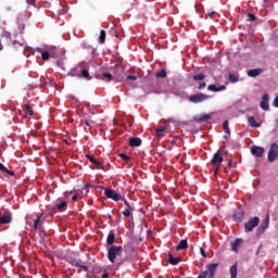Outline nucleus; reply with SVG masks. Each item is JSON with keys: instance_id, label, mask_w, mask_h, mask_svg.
Listing matches in <instances>:
<instances>
[{"instance_id": "33", "label": "nucleus", "mask_w": 278, "mask_h": 278, "mask_svg": "<svg viewBox=\"0 0 278 278\" xmlns=\"http://www.w3.org/2000/svg\"><path fill=\"white\" fill-rule=\"evenodd\" d=\"M99 42H100V45L105 43V30L100 31Z\"/></svg>"}, {"instance_id": "14", "label": "nucleus", "mask_w": 278, "mask_h": 278, "mask_svg": "<svg viewBox=\"0 0 278 278\" xmlns=\"http://www.w3.org/2000/svg\"><path fill=\"white\" fill-rule=\"evenodd\" d=\"M261 109L265 111L270 109V105L268 104V93L263 94V98L261 101Z\"/></svg>"}, {"instance_id": "17", "label": "nucleus", "mask_w": 278, "mask_h": 278, "mask_svg": "<svg viewBox=\"0 0 278 278\" xmlns=\"http://www.w3.org/2000/svg\"><path fill=\"white\" fill-rule=\"evenodd\" d=\"M142 144V139L138 137H131L129 139V147H140Z\"/></svg>"}, {"instance_id": "56", "label": "nucleus", "mask_w": 278, "mask_h": 278, "mask_svg": "<svg viewBox=\"0 0 278 278\" xmlns=\"http://www.w3.org/2000/svg\"><path fill=\"white\" fill-rule=\"evenodd\" d=\"M131 125H134V122L130 119L129 121V127H131Z\"/></svg>"}, {"instance_id": "21", "label": "nucleus", "mask_w": 278, "mask_h": 278, "mask_svg": "<svg viewBox=\"0 0 278 278\" xmlns=\"http://www.w3.org/2000/svg\"><path fill=\"white\" fill-rule=\"evenodd\" d=\"M12 223V216L11 215H2L0 217V225H10Z\"/></svg>"}, {"instance_id": "47", "label": "nucleus", "mask_w": 278, "mask_h": 278, "mask_svg": "<svg viewBox=\"0 0 278 278\" xmlns=\"http://www.w3.org/2000/svg\"><path fill=\"white\" fill-rule=\"evenodd\" d=\"M198 278H207V273L201 271Z\"/></svg>"}, {"instance_id": "48", "label": "nucleus", "mask_w": 278, "mask_h": 278, "mask_svg": "<svg viewBox=\"0 0 278 278\" xmlns=\"http://www.w3.org/2000/svg\"><path fill=\"white\" fill-rule=\"evenodd\" d=\"M127 79H131L132 81H136V79H138V77H136L134 75H128Z\"/></svg>"}, {"instance_id": "46", "label": "nucleus", "mask_w": 278, "mask_h": 278, "mask_svg": "<svg viewBox=\"0 0 278 278\" xmlns=\"http://www.w3.org/2000/svg\"><path fill=\"white\" fill-rule=\"evenodd\" d=\"M200 253H201L202 257H207V253L205 252V250L203 248H200Z\"/></svg>"}, {"instance_id": "39", "label": "nucleus", "mask_w": 278, "mask_h": 278, "mask_svg": "<svg viewBox=\"0 0 278 278\" xmlns=\"http://www.w3.org/2000/svg\"><path fill=\"white\" fill-rule=\"evenodd\" d=\"M166 126H161V127H157V128H155V131H159V132H161V134H166Z\"/></svg>"}, {"instance_id": "2", "label": "nucleus", "mask_w": 278, "mask_h": 278, "mask_svg": "<svg viewBox=\"0 0 278 278\" xmlns=\"http://www.w3.org/2000/svg\"><path fill=\"white\" fill-rule=\"evenodd\" d=\"M72 77H83V79H87L90 81L92 77H90V73L88 70L84 68V66L79 65L76 68L71 71Z\"/></svg>"}, {"instance_id": "49", "label": "nucleus", "mask_w": 278, "mask_h": 278, "mask_svg": "<svg viewBox=\"0 0 278 278\" xmlns=\"http://www.w3.org/2000/svg\"><path fill=\"white\" fill-rule=\"evenodd\" d=\"M274 105H275V108H278V97H276V98L274 99Z\"/></svg>"}, {"instance_id": "37", "label": "nucleus", "mask_w": 278, "mask_h": 278, "mask_svg": "<svg viewBox=\"0 0 278 278\" xmlns=\"http://www.w3.org/2000/svg\"><path fill=\"white\" fill-rule=\"evenodd\" d=\"M228 79L232 84H236V81H238V76H236V74H229Z\"/></svg>"}, {"instance_id": "44", "label": "nucleus", "mask_w": 278, "mask_h": 278, "mask_svg": "<svg viewBox=\"0 0 278 278\" xmlns=\"http://www.w3.org/2000/svg\"><path fill=\"white\" fill-rule=\"evenodd\" d=\"M223 90H227V86L222 85V86L217 87V92H220Z\"/></svg>"}, {"instance_id": "15", "label": "nucleus", "mask_w": 278, "mask_h": 278, "mask_svg": "<svg viewBox=\"0 0 278 278\" xmlns=\"http://www.w3.org/2000/svg\"><path fill=\"white\" fill-rule=\"evenodd\" d=\"M243 243L244 240L236 239L233 242L230 243L231 251L238 252V249H240V247H242Z\"/></svg>"}, {"instance_id": "23", "label": "nucleus", "mask_w": 278, "mask_h": 278, "mask_svg": "<svg viewBox=\"0 0 278 278\" xmlns=\"http://www.w3.org/2000/svg\"><path fill=\"white\" fill-rule=\"evenodd\" d=\"M262 73H263L262 68H254V70L248 71L249 77H257L258 75H262Z\"/></svg>"}, {"instance_id": "10", "label": "nucleus", "mask_w": 278, "mask_h": 278, "mask_svg": "<svg viewBox=\"0 0 278 278\" xmlns=\"http://www.w3.org/2000/svg\"><path fill=\"white\" fill-rule=\"evenodd\" d=\"M216 270H218V263H211L206 265V270H204V273H206L208 278H214Z\"/></svg>"}, {"instance_id": "29", "label": "nucleus", "mask_w": 278, "mask_h": 278, "mask_svg": "<svg viewBox=\"0 0 278 278\" xmlns=\"http://www.w3.org/2000/svg\"><path fill=\"white\" fill-rule=\"evenodd\" d=\"M0 170H2V173H7V175H10L11 177H14L15 175L14 170L8 169V167H5V165L2 163H0Z\"/></svg>"}, {"instance_id": "3", "label": "nucleus", "mask_w": 278, "mask_h": 278, "mask_svg": "<svg viewBox=\"0 0 278 278\" xmlns=\"http://www.w3.org/2000/svg\"><path fill=\"white\" fill-rule=\"evenodd\" d=\"M123 254V247H116L112 245L108 251V257L111 264H114L116 262V255Z\"/></svg>"}, {"instance_id": "6", "label": "nucleus", "mask_w": 278, "mask_h": 278, "mask_svg": "<svg viewBox=\"0 0 278 278\" xmlns=\"http://www.w3.org/2000/svg\"><path fill=\"white\" fill-rule=\"evenodd\" d=\"M278 157V144L271 143L269 151L267 153V160L268 162H275Z\"/></svg>"}, {"instance_id": "9", "label": "nucleus", "mask_w": 278, "mask_h": 278, "mask_svg": "<svg viewBox=\"0 0 278 278\" xmlns=\"http://www.w3.org/2000/svg\"><path fill=\"white\" fill-rule=\"evenodd\" d=\"M104 197H106V199H112V201L118 202L121 201V194H118L116 191L112 190V189H104Z\"/></svg>"}, {"instance_id": "31", "label": "nucleus", "mask_w": 278, "mask_h": 278, "mask_svg": "<svg viewBox=\"0 0 278 278\" xmlns=\"http://www.w3.org/2000/svg\"><path fill=\"white\" fill-rule=\"evenodd\" d=\"M155 77H156L157 79H165V77H166V70H161V71H159V72L155 74Z\"/></svg>"}, {"instance_id": "25", "label": "nucleus", "mask_w": 278, "mask_h": 278, "mask_svg": "<svg viewBox=\"0 0 278 278\" xmlns=\"http://www.w3.org/2000/svg\"><path fill=\"white\" fill-rule=\"evenodd\" d=\"M177 251H184L186 249H188V240L182 239L178 245L176 247Z\"/></svg>"}, {"instance_id": "54", "label": "nucleus", "mask_w": 278, "mask_h": 278, "mask_svg": "<svg viewBox=\"0 0 278 278\" xmlns=\"http://www.w3.org/2000/svg\"><path fill=\"white\" fill-rule=\"evenodd\" d=\"M0 51H3V45L1 43V40H0Z\"/></svg>"}, {"instance_id": "34", "label": "nucleus", "mask_w": 278, "mask_h": 278, "mask_svg": "<svg viewBox=\"0 0 278 278\" xmlns=\"http://www.w3.org/2000/svg\"><path fill=\"white\" fill-rule=\"evenodd\" d=\"M194 81H203L205 79V75L203 74H198L193 76Z\"/></svg>"}, {"instance_id": "12", "label": "nucleus", "mask_w": 278, "mask_h": 278, "mask_svg": "<svg viewBox=\"0 0 278 278\" xmlns=\"http://www.w3.org/2000/svg\"><path fill=\"white\" fill-rule=\"evenodd\" d=\"M210 118H212V116H210V114H202V115H198L193 117L194 123H207V121H210Z\"/></svg>"}, {"instance_id": "24", "label": "nucleus", "mask_w": 278, "mask_h": 278, "mask_svg": "<svg viewBox=\"0 0 278 278\" xmlns=\"http://www.w3.org/2000/svg\"><path fill=\"white\" fill-rule=\"evenodd\" d=\"M233 218H235V220H237V223H242V220L244 218V211H237L233 214Z\"/></svg>"}, {"instance_id": "26", "label": "nucleus", "mask_w": 278, "mask_h": 278, "mask_svg": "<svg viewBox=\"0 0 278 278\" xmlns=\"http://www.w3.org/2000/svg\"><path fill=\"white\" fill-rule=\"evenodd\" d=\"M168 262L172 264V266H177L181 262L180 257H174L173 254H168Z\"/></svg>"}, {"instance_id": "16", "label": "nucleus", "mask_w": 278, "mask_h": 278, "mask_svg": "<svg viewBox=\"0 0 278 278\" xmlns=\"http://www.w3.org/2000/svg\"><path fill=\"white\" fill-rule=\"evenodd\" d=\"M269 224H270V216L267 215V217L263 220L262 226L258 228V231H261V233H264L266 229H268Z\"/></svg>"}, {"instance_id": "57", "label": "nucleus", "mask_w": 278, "mask_h": 278, "mask_svg": "<svg viewBox=\"0 0 278 278\" xmlns=\"http://www.w3.org/2000/svg\"><path fill=\"white\" fill-rule=\"evenodd\" d=\"M229 168H231V161L228 163Z\"/></svg>"}, {"instance_id": "19", "label": "nucleus", "mask_w": 278, "mask_h": 278, "mask_svg": "<svg viewBox=\"0 0 278 278\" xmlns=\"http://www.w3.org/2000/svg\"><path fill=\"white\" fill-rule=\"evenodd\" d=\"M230 278H238V262H236L232 266L229 268Z\"/></svg>"}, {"instance_id": "13", "label": "nucleus", "mask_w": 278, "mask_h": 278, "mask_svg": "<svg viewBox=\"0 0 278 278\" xmlns=\"http://www.w3.org/2000/svg\"><path fill=\"white\" fill-rule=\"evenodd\" d=\"M252 155H255L256 157H262L264 155V148L254 146L251 149Z\"/></svg>"}, {"instance_id": "51", "label": "nucleus", "mask_w": 278, "mask_h": 278, "mask_svg": "<svg viewBox=\"0 0 278 278\" xmlns=\"http://www.w3.org/2000/svg\"><path fill=\"white\" fill-rule=\"evenodd\" d=\"M125 205L127 206V208L131 207V205H129V202L127 200H124Z\"/></svg>"}, {"instance_id": "28", "label": "nucleus", "mask_w": 278, "mask_h": 278, "mask_svg": "<svg viewBox=\"0 0 278 278\" xmlns=\"http://www.w3.org/2000/svg\"><path fill=\"white\" fill-rule=\"evenodd\" d=\"M248 123H249L250 127H262V125L260 123L255 122V117H253V116L248 117Z\"/></svg>"}, {"instance_id": "8", "label": "nucleus", "mask_w": 278, "mask_h": 278, "mask_svg": "<svg viewBox=\"0 0 278 278\" xmlns=\"http://www.w3.org/2000/svg\"><path fill=\"white\" fill-rule=\"evenodd\" d=\"M260 225V217H252L249 219L248 223L244 225V229L247 232L253 231V228Z\"/></svg>"}, {"instance_id": "27", "label": "nucleus", "mask_w": 278, "mask_h": 278, "mask_svg": "<svg viewBox=\"0 0 278 278\" xmlns=\"http://www.w3.org/2000/svg\"><path fill=\"white\" fill-rule=\"evenodd\" d=\"M56 207H58L59 212H66V207H68V202L62 201L56 204Z\"/></svg>"}, {"instance_id": "50", "label": "nucleus", "mask_w": 278, "mask_h": 278, "mask_svg": "<svg viewBox=\"0 0 278 278\" xmlns=\"http://www.w3.org/2000/svg\"><path fill=\"white\" fill-rule=\"evenodd\" d=\"M110 277V274L108 273V271H104L103 274H102V278H109Z\"/></svg>"}, {"instance_id": "1", "label": "nucleus", "mask_w": 278, "mask_h": 278, "mask_svg": "<svg viewBox=\"0 0 278 278\" xmlns=\"http://www.w3.org/2000/svg\"><path fill=\"white\" fill-rule=\"evenodd\" d=\"M102 79L103 81H123V79H125V72L122 70V67H118L117 72L114 73V75L110 73H103Z\"/></svg>"}, {"instance_id": "5", "label": "nucleus", "mask_w": 278, "mask_h": 278, "mask_svg": "<svg viewBox=\"0 0 278 278\" xmlns=\"http://www.w3.org/2000/svg\"><path fill=\"white\" fill-rule=\"evenodd\" d=\"M45 220V214H41L40 216H38L35 220H34V229L35 231H39V236H43L45 235V231H42V225H43V222Z\"/></svg>"}, {"instance_id": "11", "label": "nucleus", "mask_w": 278, "mask_h": 278, "mask_svg": "<svg viewBox=\"0 0 278 278\" xmlns=\"http://www.w3.org/2000/svg\"><path fill=\"white\" fill-rule=\"evenodd\" d=\"M70 264H71L72 266H75L76 268H81L83 270H85V273H88V270H89L88 266L85 265L81 261L72 258V260L70 261Z\"/></svg>"}, {"instance_id": "40", "label": "nucleus", "mask_w": 278, "mask_h": 278, "mask_svg": "<svg viewBox=\"0 0 278 278\" xmlns=\"http://www.w3.org/2000/svg\"><path fill=\"white\" fill-rule=\"evenodd\" d=\"M248 21H250V23H255V15L253 13H249Z\"/></svg>"}, {"instance_id": "53", "label": "nucleus", "mask_w": 278, "mask_h": 278, "mask_svg": "<svg viewBox=\"0 0 278 278\" xmlns=\"http://www.w3.org/2000/svg\"><path fill=\"white\" fill-rule=\"evenodd\" d=\"M85 125H86L87 127H90V122L86 121V122H85Z\"/></svg>"}, {"instance_id": "43", "label": "nucleus", "mask_w": 278, "mask_h": 278, "mask_svg": "<svg viewBox=\"0 0 278 278\" xmlns=\"http://www.w3.org/2000/svg\"><path fill=\"white\" fill-rule=\"evenodd\" d=\"M206 86H207V84H205V81H202V83H200L198 90H203Z\"/></svg>"}, {"instance_id": "18", "label": "nucleus", "mask_w": 278, "mask_h": 278, "mask_svg": "<svg viewBox=\"0 0 278 278\" xmlns=\"http://www.w3.org/2000/svg\"><path fill=\"white\" fill-rule=\"evenodd\" d=\"M114 242H116V235L114 233L113 230H111L106 237V244H110L112 247Z\"/></svg>"}, {"instance_id": "38", "label": "nucleus", "mask_w": 278, "mask_h": 278, "mask_svg": "<svg viewBox=\"0 0 278 278\" xmlns=\"http://www.w3.org/2000/svg\"><path fill=\"white\" fill-rule=\"evenodd\" d=\"M207 90H211V92H218V87H216V85H208Z\"/></svg>"}, {"instance_id": "45", "label": "nucleus", "mask_w": 278, "mask_h": 278, "mask_svg": "<svg viewBox=\"0 0 278 278\" xmlns=\"http://www.w3.org/2000/svg\"><path fill=\"white\" fill-rule=\"evenodd\" d=\"M94 166H97L98 168H103V164H101V162L97 161L93 162Z\"/></svg>"}, {"instance_id": "41", "label": "nucleus", "mask_w": 278, "mask_h": 278, "mask_svg": "<svg viewBox=\"0 0 278 278\" xmlns=\"http://www.w3.org/2000/svg\"><path fill=\"white\" fill-rule=\"evenodd\" d=\"M87 160H89V162H91V164H94V162L97 161V159L90 154L86 155Z\"/></svg>"}, {"instance_id": "7", "label": "nucleus", "mask_w": 278, "mask_h": 278, "mask_svg": "<svg viewBox=\"0 0 278 278\" xmlns=\"http://www.w3.org/2000/svg\"><path fill=\"white\" fill-rule=\"evenodd\" d=\"M207 99H210V96L205 93H197L189 97L191 103H203V101H207Z\"/></svg>"}, {"instance_id": "32", "label": "nucleus", "mask_w": 278, "mask_h": 278, "mask_svg": "<svg viewBox=\"0 0 278 278\" xmlns=\"http://www.w3.org/2000/svg\"><path fill=\"white\" fill-rule=\"evenodd\" d=\"M223 128H224L225 134H228V136L231 135V130L229 129V122L228 121H225L223 123Z\"/></svg>"}, {"instance_id": "4", "label": "nucleus", "mask_w": 278, "mask_h": 278, "mask_svg": "<svg viewBox=\"0 0 278 278\" xmlns=\"http://www.w3.org/2000/svg\"><path fill=\"white\" fill-rule=\"evenodd\" d=\"M212 164L215 166V173L219 170L220 164H223V151L218 149L212 157Z\"/></svg>"}, {"instance_id": "36", "label": "nucleus", "mask_w": 278, "mask_h": 278, "mask_svg": "<svg viewBox=\"0 0 278 278\" xmlns=\"http://www.w3.org/2000/svg\"><path fill=\"white\" fill-rule=\"evenodd\" d=\"M131 207H129V208H125L124 211H123V216H125L126 218H129V216H131Z\"/></svg>"}, {"instance_id": "22", "label": "nucleus", "mask_w": 278, "mask_h": 278, "mask_svg": "<svg viewBox=\"0 0 278 278\" xmlns=\"http://www.w3.org/2000/svg\"><path fill=\"white\" fill-rule=\"evenodd\" d=\"M134 251H136V248H134V244L129 243L125 247V253H127V260H129V257H131V255L134 254Z\"/></svg>"}, {"instance_id": "42", "label": "nucleus", "mask_w": 278, "mask_h": 278, "mask_svg": "<svg viewBox=\"0 0 278 278\" xmlns=\"http://www.w3.org/2000/svg\"><path fill=\"white\" fill-rule=\"evenodd\" d=\"M166 136V132H160V131H156L155 134V138H164Z\"/></svg>"}, {"instance_id": "35", "label": "nucleus", "mask_w": 278, "mask_h": 278, "mask_svg": "<svg viewBox=\"0 0 278 278\" xmlns=\"http://www.w3.org/2000/svg\"><path fill=\"white\" fill-rule=\"evenodd\" d=\"M119 157H122L124 160V162H126V163L131 162V157H129V155H127L125 153H121Z\"/></svg>"}, {"instance_id": "20", "label": "nucleus", "mask_w": 278, "mask_h": 278, "mask_svg": "<svg viewBox=\"0 0 278 278\" xmlns=\"http://www.w3.org/2000/svg\"><path fill=\"white\" fill-rule=\"evenodd\" d=\"M23 110L25 112V118H27L28 116H34V109H31L29 104H25L23 106Z\"/></svg>"}, {"instance_id": "58", "label": "nucleus", "mask_w": 278, "mask_h": 278, "mask_svg": "<svg viewBox=\"0 0 278 278\" xmlns=\"http://www.w3.org/2000/svg\"><path fill=\"white\" fill-rule=\"evenodd\" d=\"M13 46L16 47V41L13 42Z\"/></svg>"}, {"instance_id": "52", "label": "nucleus", "mask_w": 278, "mask_h": 278, "mask_svg": "<svg viewBox=\"0 0 278 278\" xmlns=\"http://www.w3.org/2000/svg\"><path fill=\"white\" fill-rule=\"evenodd\" d=\"M78 199H79V198H78L77 195H73V197H72V200H74V201H78Z\"/></svg>"}, {"instance_id": "30", "label": "nucleus", "mask_w": 278, "mask_h": 278, "mask_svg": "<svg viewBox=\"0 0 278 278\" xmlns=\"http://www.w3.org/2000/svg\"><path fill=\"white\" fill-rule=\"evenodd\" d=\"M38 53H41L42 60L47 61L51 55L49 54L48 51H42V48H37Z\"/></svg>"}, {"instance_id": "55", "label": "nucleus", "mask_w": 278, "mask_h": 278, "mask_svg": "<svg viewBox=\"0 0 278 278\" xmlns=\"http://www.w3.org/2000/svg\"><path fill=\"white\" fill-rule=\"evenodd\" d=\"M214 14H215V12H211V13L207 14V16H212Z\"/></svg>"}]
</instances>
